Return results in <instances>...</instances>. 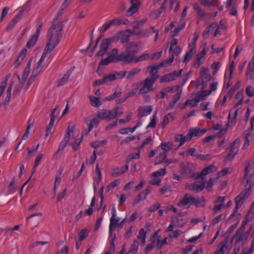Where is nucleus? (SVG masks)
<instances>
[{
    "label": "nucleus",
    "mask_w": 254,
    "mask_h": 254,
    "mask_svg": "<svg viewBox=\"0 0 254 254\" xmlns=\"http://www.w3.org/2000/svg\"><path fill=\"white\" fill-rule=\"evenodd\" d=\"M56 20L48 31V42L46 45L41 58L37 63L36 67L34 69H37L39 71V73L42 70V64L44 59L47 56L49 58L50 57V53L57 46L61 41V31L63 29V27L61 24L56 25Z\"/></svg>",
    "instance_id": "nucleus-1"
},
{
    "label": "nucleus",
    "mask_w": 254,
    "mask_h": 254,
    "mask_svg": "<svg viewBox=\"0 0 254 254\" xmlns=\"http://www.w3.org/2000/svg\"><path fill=\"white\" fill-rule=\"evenodd\" d=\"M252 169V167L250 164L245 169L242 180L245 189L235 198L236 211L242 206L251 193L252 188L254 184V174H250Z\"/></svg>",
    "instance_id": "nucleus-2"
},
{
    "label": "nucleus",
    "mask_w": 254,
    "mask_h": 254,
    "mask_svg": "<svg viewBox=\"0 0 254 254\" xmlns=\"http://www.w3.org/2000/svg\"><path fill=\"white\" fill-rule=\"evenodd\" d=\"M139 45L136 42H131L126 46V50L117 58V61L124 64L135 63L136 54L139 52Z\"/></svg>",
    "instance_id": "nucleus-3"
},
{
    "label": "nucleus",
    "mask_w": 254,
    "mask_h": 254,
    "mask_svg": "<svg viewBox=\"0 0 254 254\" xmlns=\"http://www.w3.org/2000/svg\"><path fill=\"white\" fill-rule=\"evenodd\" d=\"M178 40L177 39H173L169 43V53L171 57L167 60H165L160 64L162 66H167L170 65L173 62L174 58L176 56L178 55L181 52V48L180 46H177Z\"/></svg>",
    "instance_id": "nucleus-4"
},
{
    "label": "nucleus",
    "mask_w": 254,
    "mask_h": 254,
    "mask_svg": "<svg viewBox=\"0 0 254 254\" xmlns=\"http://www.w3.org/2000/svg\"><path fill=\"white\" fill-rule=\"evenodd\" d=\"M123 112L119 111V107H115L112 110L101 109L98 111L97 117L101 120L110 121L115 119L118 116H120Z\"/></svg>",
    "instance_id": "nucleus-5"
},
{
    "label": "nucleus",
    "mask_w": 254,
    "mask_h": 254,
    "mask_svg": "<svg viewBox=\"0 0 254 254\" xmlns=\"http://www.w3.org/2000/svg\"><path fill=\"white\" fill-rule=\"evenodd\" d=\"M42 25L43 23L42 20L40 19H38L36 24V32L34 35L31 36L29 40L27 42L26 45L27 48H30L33 47L35 45L40 35V31Z\"/></svg>",
    "instance_id": "nucleus-6"
},
{
    "label": "nucleus",
    "mask_w": 254,
    "mask_h": 254,
    "mask_svg": "<svg viewBox=\"0 0 254 254\" xmlns=\"http://www.w3.org/2000/svg\"><path fill=\"white\" fill-rule=\"evenodd\" d=\"M183 69H181L179 71H174L169 74L162 76L160 79V82H167L175 80L177 77L181 76Z\"/></svg>",
    "instance_id": "nucleus-7"
},
{
    "label": "nucleus",
    "mask_w": 254,
    "mask_h": 254,
    "mask_svg": "<svg viewBox=\"0 0 254 254\" xmlns=\"http://www.w3.org/2000/svg\"><path fill=\"white\" fill-rule=\"evenodd\" d=\"M240 145V139H236L232 142L229 147L230 152L227 156V160H230L232 159L237 153Z\"/></svg>",
    "instance_id": "nucleus-8"
},
{
    "label": "nucleus",
    "mask_w": 254,
    "mask_h": 254,
    "mask_svg": "<svg viewBox=\"0 0 254 254\" xmlns=\"http://www.w3.org/2000/svg\"><path fill=\"white\" fill-rule=\"evenodd\" d=\"M130 34H137L143 35L144 34H142L137 31V29L134 28L133 30H127L121 34L120 35V42L121 43H126L130 40Z\"/></svg>",
    "instance_id": "nucleus-9"
},
{
    "label": "nucleus",
    "mask_w": 254,
    "mask_h": 254,
    "mask_svg": "<svg viewBox=\"0 0 254 254\" xmlns=\"http://www.w3.org/2000/svg\"><path fill=\"white\" fill-rule=\"evenodd\" d=\"M154 82L150 78H146L143 82L142 87L139 89V94H146L154 90L153 85Z\"/></svg>",
    "instance_id": "nucleus-10"
},
{
    "label": "nucleus",
    "mask_w": 254,
    "mask_h": 254,
    "mask_svg": "<svg viewBox=\"0 0 254 254\" xmlns=\"http://www.w3.org/2000/svg\"><path fill=\"white\" fill-rule=\"evenodd\" d=\"M182 92V89L180 87L178 90H174V95L169 102L168 106L166 107L167 110H171L174 108L176 104L181 98Z\"/></svg>",
    "instance_id": "nucleus-11"
},
{
    "label": "nucleus",
    "mask_w": 254,
    "mask_h": 254,
    "mask_svg": "<svg viewBox=\"0 0 254 254\" xmlns=\"http://www.w3.org/2000/svg\"><path fill=\"white\" fill-rule=\"evenodd\" d=\"M112 40L110 38L104 39L100 45V50L97 52V56H103L107 52L109 46L111 44Z\"/></svg>",
    "instance_id": "nucleus-12"
},
{
    "label": "nucleus",
    "mask_w": 254,
    "mask_h": 254,
    "mask_svg": "<svg viewBox=\"0 0 254 254\" xmlns=\"http://www.w3.org/2000/svg\"><path fill=\"white\" fill-rule=\"evenodd\" d=\"M42 216L41 212L35 213L27 218V223L31 224L33 227H36L40 223Z\"/></svg>",
    "instance_id": "nucleus-13"
},
{
    "label": "nucleus",
    "mask_w": 254,
    "mask_h": 254,
    "mask_svg": "<svg viewBox=\"0 0 254 254\" xmlns=\"http://www.w3.org/2000/svg\"><path fill=\"white\" fill-rule=\"evenodd\" d=\"M217 170V168L215 166L211 165L203 169L200 173H196L195 175V177L196 179L202 178L208 174L215 172Z\"/></svg>",
    "instance_id": "nucleus-14"
},
{
    "label": "nucleus",
    "mask_w": 254,
    "mask_h": 254,
    "mask_svg": "<svg viewBox=\"0 0 254 254\" xmlns=\"http://www.w3.org/2000/svg\"><path fill=\"white\" fill-rule=\"evenodd\" d=\"M189 51L187 52L183 60V62L185 63H187L190 61L196 52V45L194 43H190L189 45Z\"/></svg>",
    "instance_id": "nucleus-15"
},
{
    "label": "nucleus",
    "mask_w": 254,
    "mask_h": 254,
    "mask_svg": "<svg viewBox=\"0 0 254 254\" xmlns=\"http://www.w3.org/2000/svg\"><path fill=\"white\" fill-rule=\"evenodd\" d=\"M194 200V196L186 194L184 197L178 202L177 205L179 207L185 206L188 204L192 205Z\"/></svg>",
    "instance_id": "nucleus-16"
},
{
    "label": "nucleus",
    "mask_w": 254,
    "mask_h": 254,
    "mask_svg": "<svg viewBox=\"0 0 254 254\" xmlns=\"http://www.w3.org/2000/svg\"><path fill=\"white\" fill-rule=\"evenodd\" d=\"M193 7L194 10L197 13V15L199 16L201 19L204 18L208 19L211 17L210 14L206 13L204 10L201 8L198 3H195L193 5Z\"/></svg>",
    "instance_id": "nucleus-17"
},
{
    "label": "nucleus",
    "mask_w": 254,
    "mask_h": 254,
    "mask_svg": "<svg viewBox=\"0 0 254 254\" xmlns=\"http://www.w3.org/2000/svg\"><path fill=\"white\" fill-rule=\"evenodd\" d=\"M152 106H143L139 107L138 109V116L139 117H143L149 115L152 111Z\"/></svg>",
    "instance_id": "nucleus-18"
},
{
    "label": "nucleus",
    "mask_w": 254,
    "mask_h": 254,
    "mask_svg": "<svg viewBox=\"0 0 254 254\" xmlns=\"http://www.w3.org/2000/svg\"><path fill=\"white\" fill-rule=\"evenodd\" d=\"M120 221V219L117 216L110 218L109 224V235L110 237L113 235V231L118 227Z\"/></svg>",
    "instance_id": "nucleus-19"
},
{
    "label": "nucleus",
    "mask_w": 254,
    "mask_h": 254,
    "mask_svg": "<svg viewBox=\"0 0 254 254\" xmlns=\"http://www.w3.org/2000/svg\"><path fill=\"white\" fill-rule=\"evenodd\" d=\"M206 131V129H200L199 128H191L189 129L188 133L192 138L194 137H198L201 136Z\"/></svg>",
    "instance_id": "nucleus-20"
},
{
    "label": "nucleus",
    "mask_w": 254,
    "mask_h": 254,
    "mask_svg": "<svg viewBox=\"0 0 254 254\" xmlns=\"http://www.w3.org/2000/svg\"><path fill=\"white\" fill-rule=\"evenodd\" d=\"M70 1H71L70 0H64V2L63 3V4H62V5L60 7V10L58 13V16L55 18V19L53 21V23L52 24V25L55 23V21L56 20V25L61 24L62 27H63V24L62 23H59V22H58L59 17L62 14L63 11L66 8V7L68 5V4L70 2Z\"/></svg>",
    "instance_id": "nucleus-21"
},
{
    "label": "nucleus",
    "mask_w": 254,
    "mask_h": 254,
    "mask_svg": "<svg viewBox=\"0 0 254 254\" xmlns=\"http://www.w3.org/2000/svg\"><path fill=\"white\" fill-rule=\"evenodd\" d=\"M206 48H203L202 51L197 54L196 60L193 64V66L195 68H197L201 64V60L206 55Z\"/></svg>",
    "instance_id": "nucleus-22"
},
{
    "label": "nucleus",
    "mask_w": 254,
    "mask_h": 254,
    "mask_svg": "<svg viewBox=\"0 0 254 254\" xmlns=\"http://www.w3.org/2000/svg\"><path fill=\"white\" fill-rule=\"evenodd\" d=\"M128 170V165L127 164L125 166V167H122L121 169H119L118 168L113 169L111 173V174L113 177H117L124 174Z\"/></svg>",
    "instance_id": "nucleus-23"
},
{
    "label": "nucleus",
    "mask_w": 254,
    "mask_h": 254,
    "mask_svg": "<svg viewBox=\"0 0 254 254\" xmlns=\"http://www.w3.org/2000/svg\"><path fill=\"white\" fill-rule=\"evenodd\" d=\"M229 241L228 240L225 239L224 241L222 242L217 250L215 252L214 254H224V252L228 249V243Z\"/></svg>",
    "instance_id": "nucleus-24"
},
{
    "label": "nucleus",
    "mask_w": 254,
    "mask_h": 254,
    "mask_svg": "<svg viewBox=\"0 0 254 254\" xmlns=\"http://www.w3.org/2000/svg\"><path fill=\"white\" fill-rule=\"evenodd\" d=\"M179 88V86L177 85L175 86H168L165 88L163 90L160 92V96L161 98H164L165 95L169 93H174V90H177Z\"/></svg>",
    "instance_id": "nucleus-25"
},
{
    "label": "nucleus",
    "mask_w": 254,
    "mask_h": 254,
    "mask_svg": "<svg viewBox=\"0 0 254 254\" xmlns=\"http://www.w3.org/2000/svg\"><path fill=\"white\" fill-rule=\"evenodd\" d=\"M167 157V152H160L156 157L154 162V165L160 164H164Z\"/></svg>",
    "instance_id": "nucleus-26"
},
{
    "label": "nucleus",
    "mask_w": 254,
    "mask_h": 254,
    "mask_svg": "<svg viewBox=\"0 0 254 254\" xmlns=\"http://www.w3.org/2000/svg\"><path fill=\"white\" fill-rule=\"evenodd\" d=\"M205 186L204 182H195L191 186V190L197 191H200L203 190Z\"/></svg>",
    "instance_id": "nucleus-27"
},
{
    "label": "nucleus",
    "mask_w": 254,
    "mask_h": 254,
    "mask_svg": "<svg viewBox=\"0 0 254 254\" xmlns=\"http://www.w3.org/2000/svg\"><path fill=\"white\" fill-rule=\"evenodd\" d=\"M151 69L150 73L151 74V76L150 77H148L150 78L152 81L154 82L158 78L159 75L158 74L157 71V66L155 65H152L149 67Z\"/></svg>",
    "instance_id": "nucleus-28"
},
{
    "label": "nucleus",
    "mask_w": 254,
    "mask_h": 254,
    "mask_svg": "<svg viewBox=\"0 0 254 254\" xmlns=\"http://www.w3.org/2000/svg\"><path fill=\"white\" fill-rule=\"evenodd\" d=\"M174 120V116L171 113H168L167 114L163 117V121L161 123L162 128H164L169 122L173 121Z\"/></svg>",
    "instance_id": "nucleus-29"
},
{
    "label": "nucleus",
    "mask_w": 254,
    "mask_h": 254,
    "mask_svg": "<svg viewBox=\"0 0 254 254\" xmlns=\"http://www.w3.org/2000/svg\"><path fill=\"white\" fill-rule=\"evenodd\" d=\"M181 168V174L185 176L188 175L190 172L189 165L188 163H182L180 165Z\"/></svg>",
    "instance_id": "nucleus-30"
},
{
    "label": "nucleus",
    "mask_w": 254,
    "mask_h": 254,
    "mask_svg": "<svg viewBox=\"0 0 254 254\" xmlns=\"http://www.w3.org/2000/svg\"><path fill=\"white\" fill-rule=\"evenodd\" d=\"M211 94V91H207V90L202 91L201 93H197L195 97V99L197 103L201 101L204 100L205 97Z\"/></svg>",
    "instance_id": "nucleus-31"
},
{
    "label": "nucleus",
    "mask_w": 254,
    "mask_h": 254,
    "mask_svg": "<svg viewBox=\"0 0 254 254\" xmlns=\"http://www.w3.org/2000/svg\"><path fill=\"white\" fill-rule=\"evenodd\" d=\"M195 200H193V204H194L196 207H203L205 205V199L203 197H199L198 196L194 197Z\"/></svg>",
    "instance_id": "nucleus-32"
},
{
    "label": "nucleus",
    "mask_w": 254,
    "mask_h": 254,
    "mask_svg": "<svg viewBox=\"0 0 254 254\" xmlns=\"http://www.w3.org/2000/svg\"><path fill=\"white\" fill-rule=\"evenodd\" d=\"M67 142H68V141L64 140V139H63V140L62 141V142H61V143L59 146L58 150L56 152H55V153L54 155V156H53L54 158L57 159L59 158V152L61 151H63L64 150Z\"/></svg>",
    "instance_id": "nucleus-33"
},
{
    "label": "nucleus",
    "mask_w": 254,
    "mask_h": 254,
    "mask_svg": "<svg viewBox=\"0 0 254 254\" xmlns=\"http://www.w3.org/2000/svg\"><path fill=\"white\" fill-rule=\"evenodd\" d=\"M246 76L247 80L254 79V67L248 66H247Z\"/></svg>",
    "instance_id": "nucleus-34"
},
{
    "label": "nucleus",
    "mask_w": 254,
    "mask_h": 254,
    "mask_svg": "<svg viewBox=\"0 0 254 254\" xmlns=\"http://www.w3.org/2000/svg\"><path fill=\"white\" fill-rule=\"evenodd\" d=\"M114 62H116L115 61V60H113L112 57H110L109 55L107 58H106L105 59H103L100 62L99 66L98 67V70H99V69L101 66L107 65L109 64L110 63H114Z\"/></svg>",
    "instance_id": "nucleus-35"
},
{
    "label": "nucleus",
    "mask_w": 254,
    "mask_h": 254,
    "mask_svg": "<svg viewBox=\"0 0 254 254\" xmlns=\"http://www.w3.org/2000/svg\"><path fill=\"white\" fill-rule=\"evenodd\" d=\"M21 14H18L16 15L12 20L8 23V26L7 27L6 29L7 30H10L13 28L16 23L20 19V17Z\"/></svg>",
    "instance_id": "nucleus-36"
},
{
    "label": "nucleus",
    "mask_w": 254,
    "mask_h": 254,
    "mask_svg": "<svg viewBox=\"0 0 254 254\" xmlns=\"http://www.w3.org/2000/svg\"><path fill=\"white\" fill-rule=\"evenodd\" d=\"M147 233V230L144 231L143 228H141L139 232L137 239L141 240V242L143 245H144L146 242V236Z\"/></svg>",
    "instance_id": "nucleus-37"
},
{
    "label": "nucleus",
    "mask_w": 254,
    "mask_h": 254,
    "mask_svg": "<svg viewBox=\"0 0 254 254\" xmlns=\"http://www.w3.org/2000/svg\"><path fill=\"white\" fill-rule=\"evenodd\" d=\"M39 71L37 69H33L32 74L27 81V88H28L32 83L34 81L36 76L39 74Z\"/></svg>",
    "instance_id": "nucleus-38"
},
{
    "label": "nucleus",
    "mask_w": 254,
    "mask_h": 254,
    "mask_svg": "<svg viewBox=\"0 0 254 254\" xmlns=\"http://www.w3.org/2000/svg\"><path fill=\"white\" fill-rule=\"evenodd\" d=\"M27 53V50L26 49H23L20 53L19 54V56L16 60L15 62V64L16 65H19V64L22 62V61L24 59Z\"/></svg>",
    "instance_id": "nucleus-39"
},
{
    "label": "nucleus",
    "mask_w": 254,
    "mask_h": 254,
    "mask_svg": "<svg viewBox=\"0 0 254 254\" xmlns=\"http://www.w3.org/2000/svg\"><path fill=\"white\" fill-rule=\"evenodd\" d=\"M200 3L204 6H215L218 4V0H200Z\"/></svg>",
    "instance_id": "nucleus-40"
},
{
    "label": "nucleus",
    "mask_w": 254,
    "mask_h": 254,
    "mask_svg": "<svg viewBox=\"0 0 254 254\" xmlns=\"http://www.w3.org/2000/svg\"><path fill=\"white\" fill-rule=\"evenodd\" d=\"M141 69L139 68L135 67L134 68L131 69L129 71L127 72V79H129L132 77H133L134 75L138 74L140 71Z\"/></svg>",
    "instance_id": "nucleus-41"
},
{
    "label": "nucleus",
    "mask_w": 254,
    "mask_h": 254,
    "mask_svg": "<svg viewBox=\"0 0 254 254\" xmlns=\"http://www.w3.org/2000/svg\"><path fill=\"white\" fill-rule=\"evenodd\" d=\"M168 237H166L163 240L160 239V237H158L157 241H156V247L158 250L162 249V247L167 244Z\"/></svg>",
    "instance_id": "nucleus-42"
},
{
    "label": "nucleus",
    "mask_w": 254,
    "mask_h": 254,
    "mask_svg": "<svg viewBox=\"0 0 254 254\" xmlns=\"http://www.w3.org/2000/svg\"><path fill=\"white\" fill-rule=\"evenodd\" d=\"M139 5L137 3H132L131 6L128 9L127 13L128 15H132L138 10Z\"/></svg>",
    "instance_id": "nucleus-43"
},
{
    "label": "nucleus",
    "mask_w": 254,
    "mask_h": 254,
    "mask_svg": "<svg viewBox=\"0 0 254 254\" xmlns=\"http://www.w3.org/2000/svg\"><path fill=\"white\" fill-rule=\"evenodd\" d=\"M116 234H114L113 233V235L111 237H110L109 236V240H110V242H109V250L110 251H111L112 252H114L115 251V241H116Z\"/></svg>",
    "instance_id": "nucleus-44"
},
{
    "label": "nucleus",
    "mask_w": 254,
    "mask_h": 254,
    "mask_svg": "<svg viewBox=\"0 0 254 254\" xmlns=\"http://www.w3.org/2000/svg\"><path fill=\"white\" fill-rule=\"evenodd\" d=\"M98 123H99V120L96 118H93L91 121L90 124H89L88 125V130H87V133H88L94 127H95L97 125V124Z\"/></svg>",
    "instance_id": "nucleus-45"
},
{
    "label": "nucleus",
    "mask_w": 254,
    "mask_h": 254,
    "mask_svg": "<svg viewBox=\"0 0 254 254\" xmlns=\"http://www.w3.org/2000/svg\"><path fill=\"white\" fill-rule=\"evenodd\" d=\"M148 60H151V56L147 54H144L139 57H135V63Z\"/></svg>",
    "instance_id": "nucleus-46"
},
{
    "label": "nucleus",
    "mask_w": 254,
    "mask_h": 254,
    "mask_svg": "<svg viewBox=\"0 0 254 254\" xmlns=\"http://www.w3.org/2000/svg\"><path fill=\"white\" fill-rule=\"evenodd\" d=\"M90 102L93 106L98 107L101 103L98 97L91 96L90 97Z\"/></svg>",
    "instance_id": "nucleus-47"
},
{
    "label": "nucleus",
    "mask_w": 254,
    "mask_h": 254,
    "mask_svg": "<svg viewBox=\"0 0 254 254\" xmlns=\"http://www.w3.org/2000/svg\"><path fill=\"white\" fill-rule=\"evenodd\" d=\"M18 78L19 80V84L17 85V87L16 88V89L13 91V95H17L20 93V92L21 91V89H22L23 84L24 83V82L21 81V78H20L19 76H18Z\"/></svg>",
    "instance_id": "nucleus-48"
},
{
    "label": "nucleus",
    "mask_w": 254,
    "mask_h": 254,
    "mask_svg": "<svg viewBox=\"0 0 254 254\" xmlns=\"http://www.w3.org/2000/svg\"><path fill=\"white\" fill-rule=\"evenodd\" d=\"M166 173V170L165 168L161 169L157 171L154 172L151 174V176L153 177L157 178L159 176H163Z\"/></svg>",
    "instance_id": "nucleus-49"
},
{
    "label": "nucleus",
    "mask_w": 254,
    "mask_h": 254,
    "mask_svg": "<svg viewBox=\"0 0 254 254\" xmlns=\"http://www.w3.org/2000/svg\"><path fill=\"white\" fill-rule=\"evenodd\" d=\"M185 23H184L183 24L175 28L174 30L171 31V35L172 36H176L181 31L185 28Z\"/></svg>",
    "instance_id": "nucleus-50"
},
{
    "label": "nucleus",
    "mask_w": 254,
    "mask_h": 254,
    "mask_svg": "<svg viewBox=\"0 0 254 254\" xmlns=\"http://www.w3.org/2000/svg\"><path fill=\"white\" fill-rule=\"evenodd\" d=\"M161 148L164 151V152H168L172 148L171 143L167 142L161 143L160 144Z\"/></svg>",
    "instance_id": "nucleus-51"
},
{
    "label": "nucleus",
    "mask_w": 254,
    "mask_h": 254,
    "mask_svg": "<svg viewBox=\"0 0 254 254\" xmlns=\"http://www.w3.org/2000/svg\"><path fill=\"white\" fill-rule=\"evenodd\" d=\"M225 204L224 203H220L219 204H216L214 206L213 208V211L214 213L217 214L222 209H224Z\"/></svg>",
    "instance_id": "nucleus-52"
},
{
    "label": "nucleus",
    "mask_w": 254,
    "mask_h": 254,
    "mask_svg": "<svg viewBox=\"0 0 254 254\" xmlns=\"http://www.w3.org/2000/svg\"><path fill=\"white\" fill-rule=\"evenodd\" d=\"M138 250V244L137 242L134 241L132 244L131 247L128 252L127 253V254H134L137 252Z\"/></svg>",
    "instance_id": "nucleus-53"
},
{
    "label": "nucleus",
    "mask_w": 254,
    "mask_h": 254,
    "mask_svg": "<svg viewBox=\"0 0 254 254\" xmlns=\"http://www.w3.org/2000/svg\"><path fill=\"white\" fill-rule=\"evenodd\" d=\"M156 119H157V116L156 114H154L151 119V121L149 123V124L148 125V126L146 127V128L151 127V128H154L156 127Z\"/></svg>",
    "instance_id": "nucleus-54"
},
{
    "label": "nucleus",
    "mask_w": 254,
    "mask_h": 254,
    "mask_svg": "<svg viewBox=\"0 0 254 254\" xmlns=\"http://www.w3.org/2000/svg\"><path fill=\"white\" fill-rule=\"evenodd\" d=\"M246 93L250 97L254 96V87L251 85H249L246 88Z\"/></svg>",
    "instance_id": "nucleus-55"
},
{
    "label": "nucleus",
    "mask_w": 254,
    "mask_h": 254,
    "mask_svg": "<svg viewBox=\"0 0 254 254\" xmlns=\"http://www.w3.org/2000/svg\"><path fill=\"white\" fill-rule=\"evenodd\" d=\"M107 143V141L106 140H103L102 141L97 140L91 143V146L93 148H96L100 146L106 144Z\"/></svg>",
    "instance_id": "nucleus-56"
},
{
    "label": "nucleus",
    "mask_w": 254,
    "mask_h": 254,
    "mask_svg": "<svg viewBox=\"0 0 254 254\" xmlns=\"http://www.w3.org/2000/svg\"><path fill=\"white\" fill-rule=\"evenodd\" d=\"M119 184L120 180L119 179L115 180L114 181L110 183L107 186L108 191H109L115 187L118 186Z\"/></svg>",
    "instance_id": "nucleus-57"
},
{
    "label": "nucleus",
    "mask_w": 254,
    "mask_h": 254,
    "mask_svg": "<svg viewBox=\"0 0 254 254\" xmlns=\"http://www.w3.org/2000/svg\"><path fill=\"white\" fill-rule=\"evenodd\" d=\"M69 77V74H65L61 79L58 80V85L59 86L64 85L68 80Z\"/></svg>",
    "instance_id": "nucleus-58"
},
{
    "label": "nucleus",
    "mask_w": 254,
    "mask_h": 254,
    "mask_svg": "<svg viewBox=\"0 0 254 254\" xmlns=\"http://www.w3.org/2000/svg\"><path fill=\"white\" fill-rule=\"evenodd\" d=\"M156 241L154 240H152V242L148 244L144 250V253L147 254L150 250H152L155 246Z\"/></svg>",
    "instance_id": "nucleus-59"
},
{
    "label": "nucleus",
    "mask_w": 254,
    "mask_h": 254,
    "mask_svg": "<svg viewBox=\"0 0 254 254\" xmlns=\"http://www.w3.org/2000/svg\"><path fill=\"white\" fill-rule=\"evenodd\" d=\"M166 0H164V2L162 6L154 12L153 14L154 15L155 18L159 17L161 14L162 13L163 10L164 9V5L165 4Z\"/></svg>",
    "instance_id": "nucleus-60"
},
{
    "label": "nucleus",
    "mask_w": 254,
    "mask_h": 254,
    "mask_svg": "<svg viewBox=\"0 0 254 254\" xmlns=\"http://www.w3.org/2000/svg\"><path fill=\"white\" fill-rule=\"evenodd\" d=\"M15 178L13 177L10 181L9 185L8 186V190L10 192H13L15 190Z\"/></svg>",
    "instance_id": "nucleus-61"
},
{
    "label": "nucleus",
    "mask_w": 254,
    "mask_h": 254,
    "mask_svg": "<svg viewBox=\"0 0 254 254\" xmlns=\"http://www.w3.org/2000/svg\"><path fill=\"white\" fill-rule=\"evenodd\" d=\"M238 110H237L236 111H235L234 112L233 115L231 111L229 112V116H228L229 123L231 122V124H232L233 122L235 121L237 116V114H238Z\"/></svg>",
    "instance_id": "nucleus-62"
},
{
    "label": "nucleus",
    "mask_w": 254,
    "mask_h": 254,
    "mask_svg": "<svg viewBox=\"0 0 254 254\" xmlns=\"http://www.w3.org/2000/svg\"><path fill=\"white\" fill-rule=\"evenodd\" d=\"M112 26H113L110 21L105 23L101 28L100 33H104L106 31H107Z\"/></svg>",
    "instance_id": "nucleus-63"
},
{
    "label": "nucleus",
    "mask_w": 254,
    "mask_h": 254,
    "mask_svg": "<svg viewBox=\"0 0 254 254\" xmlns=\"http://www.w3.org/2000/svg\"><path fill=\"white\" fill-rule=\"evenodd\" d=\"M88 236V232L86 230L83 229L79 233V240L82 241Z\"/></svg>",
    "instance_id": "nucleus-64"
}]
</instances>
